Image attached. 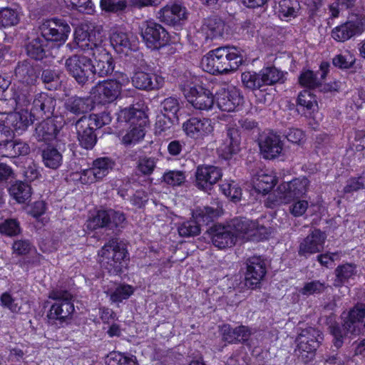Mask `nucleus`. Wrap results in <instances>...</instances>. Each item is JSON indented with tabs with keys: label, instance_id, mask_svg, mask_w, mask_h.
Masks as SVG:
<instances>
[{
	"label": "nucleus",
	"instance_id": "obj_1",
	"mask_svg": "<svg viewBox=\"0 0 365 365\" xmlns=\"http://www.w3.org/2000/svg\"><path fill=\"white\" fill-rule=\"evenodd\" d=\"M95 36V33H89L80 29L76 31L74 40L79 48L94 58V64L92 63L93 75L107 76L112 73L114 69L113 58L100 45L101 40H96Z\"/></svg>",
	"mask_w": 365,
	"mask_h": 365
},
{
	"label": "nucleus",
	"instance_id": "obj_2",
	"mask_svg": "<svg viewBox=\"0 0 365 365\" xmlns=\"http://www.w3.org/2000/svg\"><path fill=\"white\" fill-rule=\"evenodd\" d=\"M243 58L235 47L223 46L209 51L201 59L202 68L211 74H223L236 71Z\"/></svg>",
	"mask_w": 365,
	"mask_h": 365
},
{
	"label": "nucleus",
	"instance_id": "obj_3",
	"mask_svg": "<svg viewBox=\"0 0 365 365\" xmlns=\"http://www.w3.org/2000/svg\"><path fill=\"white\" fill-rule=\"evenodd\" d=\"M364 327H365V304L357 303L349 311L342 326L338 324L329 326L330 334L333 336L334 346L339 349L344 344V339L346 334H359Z\"/></svg>",
	"mask_w": 365,
	"mask_h": 365
},
{
	"label": "nucleus",
	"instance_id": "obj_4",
	"mask_svg": "<svg viewBox=\"0 0 365 365\" xmlns=\"http://www.w3.org/2000/svg\"><path fill=\"white\" fill-rule=\"evenodd\" d=\"M48 298L54 301L47 314L49 323L59 325L66 323L74 312L73 294L65 289L56 287L50 291Z\"/></svg>",
	"mask_w": 365,
	"mask_h": 365
},
{
	"label": "nucleus",
	"instance_id": "obj_5",
	"mask_svg": "<svg viewBox=\"0 0 365 365\" xmlns=\"http://www.w3.org/2000/svg\"><path fill=\"white\" fill-rule=\"evenodd\" d=\"M309 184V181L306 178H299L283 182L268 195L265 205L273 208L281 204H287L296 199H299L307 192Z\"/></svg>",
	"mask_w": 365,
	"mask_h": 365
},
{
	"label": "nucleus",
	"instance_id": "obj_6",
	"mask_svg": "<svg viewBox=\"0 0 365 365\" xmlns=\"http://www.w3.org/2000/svg\"><path fill=\"white\" fill-rule=\"evenodd\" d=\"M98 255L101 266L114 275L121 272L123 262L128 258L125 245L116 239H112L105 244Z\"/></svg>",
	"mask_w": 365,
	"mask_h": 365
},
{
	"label": "nucleus",
	"instance_id": "obj_7",
	"mask_svg": "<svg viewBox=\"0 0 365 365\" xmlns=\"http://www.w3.org/2000/svg\"><path fill=\"white\" fill-rule=\"evenodd\" d=\"M242 84L252 91L260 90L266 86L283 83L285 81L284 73L274 66L263 68L258 73L245 71L241 75Z\"/></svg>",
	"mask_w": 365,
	"mask_h": 365
},
{
	"label": "nucleus",
	"instance_id": "obj_8",
	"mask_svg": "<svg viewBox=\"0 0 365 365\" xmlns=\"http://www.w3.org/2000/svg\"><path fill=\"white\" fill-rule=\"evenodd\" d=\"M323 339L322 331L314 327L302 329L296 339L297 345L294 350L298 359L304 364L312 361Z\"/></svg>",
	"mask_w": 365,
	"mask_h": 365
},
{
	"label": "nucleus",
	"instance_id": "obj_9",
	"mask_svg": "<svg viewBox=\"0 0 365 365\" xmlns=\"http://www.w3.org/2000/svg\"><path fill=\"white\" fill-rule=\"evenodd\" d=\"M180 87L187 101L196 110L208 111L215 105V96L210 90L189 80L182 81Z\"/></svg>",
	"mask_w": 365,
	"mask_h": 365
},
{
	"label": "nucleus",
	"instance_id": "obj_10",
	"mask_svg": "<svg viewBox=\"0 0 365 365\" xmlns=\"http://www.w3.org/2000/svg\"><path fill=\"white\" fill-rule=\"evenodd\" d=\"M39 32L41 37L49 44L58 43L61 45L67 40L71 28L65 20L51 19L44 21L40 25Z\"/></svg>",
	"mask_w": 365,
	"mask_h": 365
},
{
	"label": "nucleus",
	"instance_id": "obj_11",
	"mask_svg": "<svg viewBox=\"0 0 365 365\" xmlns=\"http://www.w3.org/2000/svg\"><path fill=\"white\" fill-rule=\"evenodd\" d=\"M129 82L127 76H122V81L108 80L99 82L92 88L91 95L101 104L110 103L120 95L122 86Z\"/></svg>",
	"mask_w": 365,
	"mask_h": 365
},
{
	"label": "nucleus",
	"instance_id": "obj_12",
	"mask_svg": "<svg viewBox=\"0 0 365 365\" xmlns=\"http://www.w3.org/2000/svg\"><path fill=\"white\" fill-rule=\"evenodd\" d=\"M68 73L81 85L86 84L93 75L92 61L89 56L73 55L66 60Z\"/></svg>",
	"mask_w": 365,
	"mask_h": 365
},
{
	"label": "nucleus",
	"instance_id": "obj_13",
	"mask_svg": "<svg viewBox=\"0 0 365 365\" xmlns=\"http://www.w3.org/2000/svg\"><path fill=\"white\" fill-rule=\"evenodd\" d=\"M185 135L197 143H202L205 137L212 134L214 124L210 118L190 117L182 125Z\"/></svg>",
	"mask_w": 365,
	"mask_h": 365
},
{
	"label": "nucleus",
	"instance_id": "obj_14",
	"mask_svg": "<svg viewBox=\"0 0 365 365\" xmlns=\"http://www.w3.org/2000/svg\"><path fill=\"white\" fill-rule=\"evenodd\" d=\"M245 285L250 289L259 288L267 273L266 263L261 256H252L246 260Z\"/></svg>",
	"mask_w": 365,
	"mask_h": 365
},
{
	"label": "nucleus",
	"instance_id": "obj_15",
	"mask_svg": "<svg viewBox=\"0 0 365 365\" xmlns=\"http://www.w3.org/2000/svg\"><path fill=\"white\" fill-rule=\"evenodd\" d=\"M140 34L146 46L150 49H158L168 41L165 29L154 21L143 22L140 27Z\"/></svg>",
	"mask_w": 365,
	"mask_h": 365
},
{
	"label": "nucleus",
	"instance_id": "obj_16",
	"mask_svg": "<svg viewBox=\"0 0 365 365\" xmlns=\"http://www.w3.org/2000/svg\"><path fill=\"white\" fill-rule=\"evenodd\" d=\"M29 113L34 120L49 118L54 110L56 100L46 93H40L34 98Z\"/></svg>",
	"mask_w": 365,
	"mask_h": 365
},
{
	"label": "nucleus",
	"instance_id": "obj_17",
	"mask_svg": "<svg viewBox=\"0 0 365 365\" xmlns=\"http://www.w3.org/2000/svg\"><path fill=\"white\" fill-rule=\"evenodd\" d=\"M217 108L226 112H232L242 104L243 97L240 91L235 87L220 89L215 96Z\"/></svg>",
	"mask_w": 365,
	"mask_h": 365
},
{
	"label": "nucleus",
	"instance_id": "obj_18",
	"mask_svg": "<svg viewBox=\"0 0 365 365\" xmlns=\"http://www.w3.org/2000/svg\"><path fill=\"white\" fill-rule=\"evenodd\" d=\"M114 162L108 158H99L93 162L92 167L83 172L81 180L85 183H92L102 180L113 170Z\"/></svg>",
	"mask_w": 365,
	"mask_h": 365
},
{
	"label": "nucleus",
	"instance_id": "obj_19",
	"mask_svg": "<svg viewBox=\"0 0 365 365\" xmlns=\"http://www.w3.org/2000/svg\"><path fill=\"white\" fill-rule=\"evenodd\" d=\"M327 235L321 230H314L300 243L299 247V255L308 257L310 255L320 252L324 249Z\"/></svg>",
	"mask_w": 365,
	"mask_h": 365
},
{
	"label": "nucleus",
	"instance_id": "obj_20",
	"mask_svg": "<svg viewBox=\"0 0 365 365\" xmlns=\"http://www.w3.org/2000/svg\"><path fill=\"white\" fill-rule=\"evenodd\" d=\"M110 43L118 53H123L125 55L128 51H135L138 48V41L135 36L120 28L113 30Z\"/></svg>",
	"mask_w": 365,
	"mask_h": 365
},
{
	"label": "nucleus",
	"instance_id": "obj_21",
	"mask_svg": "<svg viewBox=\"0 0 365 365\" xmlns=\"http://www.w3.org/2000/svg\"><path fill=\"white\" fill-rule=\"evenodd\" d=\"M221 169L212 165H200L195 172V183L201 190H207L222 177Z\"/></svg>",
	"mask_w": 365,
	"mask_h": 365
},
{
	"label": "nucleus",
	"instance_id": "obj_22",
	"mask_svg": "<svg viewBox=\"0 0 365 365\" xmlns=\"http://www.w3.org/2000/svg\"><path fill=\"white\" fill-rule=\"evenodd\" d=\"M164 78L155 73L136 71L132 77L133 85L140 90H155L163 87Z\"/></svg>",
	"mask_w": 365,
	"mask_h": 365
},
{
	"label": "nucleus",
	"instance_id": "obj_23",
	"mask_svg": "<svg viewBox=\"0 0 365 365\" xmlns=\"http://www.w3.org/2000/svg\"><path fill=\"white\" fill-rule=\"evenodd\" d=\"M34 119L29 113V109H21L20 111L9 112L5 122L13 131L14 135H22L28 128L34 123Z\"/></svg>",
	"mask_w": 365,
	"mask_h": 365
},
{
	"label": "nucleus",
	"instance_id": "obj_24",
	"mask_svg": "<svg viewBox=\"0 0 365 365\" xmlns=\"http://www.w3.org/2000/svg\"><path fill=\"white\" fill-rule=\"evenodd\" d=\"M240 149V135L237 129L230 128L225 138L217 148L219 154L225 159H229Z\"/></svg>",
	"mask_w": 365,
	"mask_h": 365
},
{
	"label": "nucleus",
	"instance_id": "obj_25",
	"mask_svg": "<svg viewBox=\"0 0 365 365\" xmlns=\"http://www.w3.org/2000/svg\"><path fill=\"white\" fill-rule=\"evenodd\" d=\"M14 76L20 85L33 86L38 78V71L31 61L25 60L18 63Z\"/></svg>",
	"mask_w": 365,
	"mask_h": 365
},
{
	"label": "nucleus",
	"instance_id": "obj_26",
	"mask_svg": "<svg viewBox=\"0 0 365 365\" xmlns=\"http://www.w3.org/2000/svg\"><path fill=\"white\" fill-rule=\"evenodd\" d=\"M225 27V22L221 19L207 18L204 21L198 34L204 37L205 41L217 39L223 36Z\"/></svg>",
	"mask_w": 365,
	"mask_h": 365
},
{
	"label": "nucleus",
	"instance_id": "obj_27",
	"mask_svg": "<svg viewBox=\"0 0 365 365\" xmlns=\"http://www.w3.org/2000/svg\"><path fill=\"white\" fill-rule=\"evenodd\" d=\"M216 215L217 212L211 207L197 208L192 212V220L186 223L184 222L181 228H201L209 226Z\"/></svg>",
	"mask_w": 365,
	"mask_h": 365
},
{
	"label": "nucleus",
	"instance_id": "obj_28",
	"mask_svg": "<svg viewBox=\"0 0 365 365\" xmlns=\"http://www.w3.org/2000/svg\"><path fill=\"white\" fill-rule=\"evenodd\" d=\"M185 17V8L175 3L166 5L158 12V18L168 24H175Z\"/></svg>",
	"mask_w": 365,
	"mask_h": 365
},
{
	"label": "nucleus",
	"instance_id": "obj_29",
	"mask_svg": "<svg viewBox=\"0 0 365 365\" xmlns=\"http://www.w3.org/2000/svg\"><path fill=\"white\" fill-rule=\"evenodd\" d=\"M260 151L266 159L277 157L282 150V143L278 135L271 134L259 143Z\"/></svg>",
	"mask_w": 365,
	"mask_h": 365
},
{
	"label": "nucleus",
	"instance_id": "obj_30",
	"mask_svg": "<svg viewBox=\"0 0 365 365\" xmlns=\"http://www.w3.org/2000/svg\"><path fill=\"white\" fill-rule=\"evenodd\" d=\"M58 132V130L53 120L47 118L36 125L34 136L38 141L46 142L54 139Z\"/></svg>",
	"mask_w": 365,
	"mask_h": 365
},
{
	"label": "nucleus",
	"instance_id": "obj_31",
	"mask_svg": "<svg viewBox=\"0 0 365 365\" xmlns=\"http://www.w3.org/2000/svg\"><path fill=\"white\" fill-rule=\"evenodd\" d=\"M360 32L359 23L354 21H346L335 27L331 31L332 38L339 42H344Z\"/></svg>",
	"mask_w": 365,
	"mask_h": 365
},
{
	"label": "nucleus",
	"instance_id": "obj_32",
	"mask_svg": "<svg viewBox=\"0 0 365 365\" xmlns=\"http://www.w3.org/2000/svg\"><path fill=\"white\" fill-rule=\"evenodd\" d=\"M66 109L76 115L86 113L93 108V102L89 97L72 96L65 103Z\"/></svg>",
	"mask_w": 365,
	"mask_h": 365
},
{
	"label": "nucleus",
	"instance_id": "obj_33",
	"mask_svg": "<svg viewBox=\"0 0 365 365\" xmlns=\"http://www.w3.org/2000/svg\"><path fill=\"white\" fill-rule=\"evenodd\" d=\"M207 230L212 244L219 249H225L235 244L237 237L230 230Z\"/></svg>",
	"mask_w": 365,
	"mask_h": 365
},
{
	"label": "nucleus",
	"instance_id": "obj_34",
	"mask_svg": "<svg viewBox=\"0 0 365 365\" xmlns=\"http://www.w3.org/2000/svg\"><path fill=\"white\" fill-rule=\"evenodd\" d=\"M336 278L334 282V286L336 287H341L349 284L351 280L354 279L357 270L355 264L346 263L338 266L334 270Z\"/></svg>",
	"mask_w": 365,
	"mask_h": 365
},
{
	"label": "nucleus",
	"instance_id": "obj_35",
	"mask_svg": "<svg viewBox=\"0 0 365 365\" xmlns=\"http://www.w3.org/2000/svg\"><path fill=\"white\" fill-rule=\"evenodd\" d=\"M41 158L43 165L50 169H57L63 162L61 153L52 145H47L42 149Z\"/></svg>",
	"mask_w": 365,
	"mask_h": 365
},
{
	"label": "nucleus",
	"instance_id": "obj_36",
	"mask_svg": "<svg viewBox=\"0 0 365 365\" xmlns=\"http://www.w3.org/2000/svg\"><path fill=\"white\" fill-rule=\"evenodd\" d=\"M32 86L18 85L13 89L12 98L16 106L21 109H29L31 104Z\"/></svg>",
	"mask_w": 365,
	"mask_h": 365
},
{
	"label": "nucleus",
	"instance_id": "obj_37",
	"mask_svg": "<svg viewBox=\"0 0 365 365\" xmlns=\"http://www.w3.org/2000/svg\"><path fill=\"white\" fill-rule=\"evenodd\" d=\"M79 120V125H86L93 130L98 129L108 125L111 121V116L107 111H103L99 114H91L89 116L83 115Z\"/></svg>",
	"mask_w": 365,
	"mask_h": 365
},
{
	"label": "nucleus",
	"instance_id": "obj_38",
	"mask_svg": "<svg viewBox=\"0 0 365 365\" xmlns=\"http://www.w3.org/2000/svg\"><path fill=\"white\" fill-rule=\"evenodd\" d=\"M49 43L41 38L38 36L30 41L26 46V52L28 56L36 60H41L48 52Z\"/></svg>",
	"mask_w": 365,
	"mask_h": 365
},
{
	"label": "nucleus",
	"instance_id": "obj_39",
	"mask_svg": "<svg viewBox=\"0 0 365 365\" xmlns=\"http://www.w3.org/2000/svg\"><path fill=\"white\" fill-rule=\"evenodd\" d=\"M118 119L130 123V125L138 123H147V117L145 112L134 107L126 108L121 110Z\"/></svg>",
	"mask_w": 365,
	"mask_h": 365
},
{
	"label": "nucleus",
	"instance_id": "obj_40",
	"mask_svg": "<svg viewBox=\"0 0 365 365\" xmlns=\"http://www.w3.org/2000/svg\"><path fill=\"white\" fill-rule=\"evenodd\" d=\"M75 125L81 145L87 150L93 148L97 141L94 130L86 125H80L78 120L76 122Z\"/></svg>",
	"mask_w": 365,
	"mask_h": 365
},
{
	"label": "nucleus",
	"instance_id": "obj_41",
	"mask_svg": "<svg viewBox=\"0 0 365 365\" xmlns=\"http://www.w3.org/2000/svg\"><path fill=\"white\" fill-rule=\"evenodd\" d=\"M277 183V178L272 173L261 171L254 180V187L257 192L266 194L269 192Z\"/></svg>",
	"mask_w": 365,
	"mask_h": 365
},
{
	"label": "nucleus",
	"instance_id": "obj_42",
	"mask_svg": "<svg viewBox=\"0 0 365 365\" xmlns=\"http://www.w3.org/2000/svg\"><path fill=\"white\" fill-rule=\"evenodd\" d=\"M9 192L19 203H24L31 196V187L29 185L19 181L11 186Z\"/></svg>",
	"mask_w": 365,
	"mask_h": 365
},
{
	"label": "nucleus",
	"instance_id": "obj_43",
	"mask_svg": "<svg viewBox=\"0 0 365 365\" xmlns=\"http://www.w3.org/2000/svg\"><path fill=\"white\" fill-rule=\"evenodd\" d=\"M146 123H138L130 126L127 133L123 137L122 142L125 145H131L138 143L145 135V126Z\"/></svg>",
	"mask_w": 365,
	"mask_h": 365
},
{
	"label": "nucleus",
	"instance_id": "obj_44",
	"mask_svg": "<svg viewBox=\"0 0 365 365\" xmlns=\"http://www.w3.org/2000/svg\"><path fill=\"white\" fill-rule=\"evenodd\" d=\"M20 21L19 12L11 8H4L0 10V29L14 26Z\"/></svg>",
	"mask_w": 365,
	"mask_h": 365
},
{
	"label": "nucleus",
	"instance_id": "obj_45",
	"mask_svg": "<svg viewBox=\"0 0 365 365\" xmlns=\"http://www.w3.org/2000/svg\"><path fill=\"white\" fill-rule=\"evenodd\" d=\"M298 6L295 0H279L276 9L281 18L295 17Z\"/></svg>",
	"mask_w": 365,
	"mask_h": 365
},
{
	"label": "nucleus",
	"instance_id": "obj_46",
	"mask_svg": "<svg viewBox=\"0 0 365 365\" xmlns=\"http://www.w3.org/2000/svg\"><path fill=\"white\" fill-rule=\"evenodd\" d=\"M108 211L98 210L91 213L87 220V228H104L108 227Z\"/></svg>",
	"mask_w": 365,
	"mask_h": 365
},
{
	"label": "nucleus",
	"instance_id": "obj_47",
	"mask_svg": "<svg viewBox=\"0 0 365 365\" xmlns=\"http://www.w3.org/2000/svg\"><path fill=\"white\" fill-rule=\"evenodd\" d=\"M108 365H138L136 358L128 356L120 352H111L106 358Z\"/></svg>",
	"mask_w": 365,
	"mask_h": 365
},
{
	"label": "nucleus",
	"instance_id": "obj_48",
	"mask_svg": "<svg viewBox=\"0 0 365 365\" xmlns=\"http://www.w3.org/2000/svg\"><path fill=\"white\" fill-rule=\"evenodd\" d=\"M329 286L320 280H312L304 284L299 292L302 295L309 296L323 293Z\"/></svg>",
	"mask_w": 365,
	"mask_h": 365
},
{
	"label": "nucleus",
	"instance_id": "obj_49",
	"mask_svg": "<svg viewBox=\"0 0 365 365\" xmlns=\"http://www.w3.org/2000/svg\"><path fill=\"white\" fill-rule=\"evenodd\" d=\"M223 194L230 198L233 202H238L242 197V190L238 185L234 182H227L220 185Z\"/></svg>",
	"mask_w": 365,
	"mask_h": 365
},
{
	"label": "nucleus",
	"instance_id": "obj_50",
	"mask_svg": "<svg viewBox=\"0 0 365 365\" xmlns=\"http://www.w3.org/2000/svg\"><path fill=\"white\" fill-rule=\"evenodd\" d=\"M299 106L308 110H314L317 106V98L310 91L304 90L299 93L297 98Z\"/></svg>",
	"mask_w": 365,
	"mask_h": 365
},
{
	"label": "nucleus",
	"instance_id": "obj_51",
	"mask_svg": "<svg viewBox=\"0 0 365 365\" xmlns=\"http://www.w3.org/2000/svg\"><path fill=\"white\" fill-rule=\"evenodd\" d=\"M133 292L134 289L131 285H119L110 294V300L113 302H121L123 300L128 299L133 294Z\"/></svg>",
	"mask_w": 365,
	"mask_h": 365
},
{
	"label": "nucleus",
	"instance_id": "obj_52",
	"mask_svg": "<svg viewBox=\"0 0 365 365\" xmlns=\"http://www.w3.org/2000/svg\"><path fill=\"white\" fill-rule=\"evenodd\" d=\"M162 113L169 118H176L177 113L180 109L178 100L174 97L165 98L161 103Z\"/></svg>",
	"mask_w": 365,
	"mask_h": 365
},
{
	"label": "nucleus",
	"instance_id": "obj_53",
	"mask_svg": "<svg viewBox=\"0 0 365 365\" xmlns=\"http://www.w3.org/2000/svg\"><path fill=\"white\" fill-rule=\"evenodd\" d=\"M157 161L158 159L154 157H142L138 160L137 168L142 174L150 175L153 173Z\"/></svg>",
	"mask_w": 365,
	"mask_h": 365
},
{
	"label": "nucleus",
	"instance_id": "obj_54",
	"mask_svg": "<svg viewBox=\"0 0 365 365\" xmlns=\"http://www.w3.org/2000/svg\"><path fill=\"white\" fill-rule=\"evenodd\" d=\"M12 250L14 254L17 256L29 255L36 252V247L29 240H16L13 243Z\"/></svg>",
	"mask_w": 365,
	"mask_h": 365
},
{
	"label": "nucleus",
	"instance_id": "obj_55",
	"mask_svg": "<svg viewBox=\"0 0 365 365\" xmlns=\"http://www.w3.org/2000/svg\"><path fill=\"white\" fill-rule=\"evenodd\" d=\"M365 189V172L358 177H352L347 180L344 187L345 193H350Z\"/></svg>",
	"mask_w": 365,
	"mask_h": 365
},
{
	"label": "nucleus",
	"instance_id": "obj_56",
	"mask_svg": "<svg viewBox=\"0 0 365 365\" xmlns=\"http://www.w3.org/2000/svg\"><path fill=\"white\" fill-rule=\"evenodd\" d=\"M163 181L171 186L181 185L185 180V175L182 171L169 170L163 176Z\"/></svg>",
	"mask_w": 365,
	"mask_h": 365
},
{
	"label": "nucleus",
	"instance_id": "obj_57",
	"mask_svg": "<svg viewBox=\"0 0 365 365\" xmlns=\"http://www.w3.org/2000/svg\"><path fill=\"white\" fill-rule=\"evenodd\" d=\"M101 7L109 12H118L125 9L128 3L125 0H101Z\"/></svg>",
	"mask_w": 365,
	"mask_h": 365
},
{
	"label": "nucleus",
	"instance_id": "obj_58",
	"mask_svg": "<svg viewBox=\"0 0 365 365\" xmlns=\"http://www.w3.org/2000/svg\"><path fill=\"white\" fill-rule=\"evenodd\" d=\"M354 61V57L348 51L338 54L332 59L333 65L341 69L349 68Z\"/></svg>",
	"mask_w": 365,
	"mask_h": 365
},
{
	"label": "nucleus",
	"instance_id": "obj_59",
	"mask_svg": "<svg viewBox=\"0 0 365 365\" xmlns=\"http://www.w3.org/2000/svg\"><path fill=\"white\" fill-rule=\"evenodd\" d=\"M23 175L25 180L28 182H33L38 179L41 175L38 165L31 160L24 167Z\"/></svg>",
	"mask_w": 365,
	"mask_h": 365
},
{
	"label": "nucleus",
	"instance_id": "obj_60",
	"mask_svg": "<svg viewBox=\"0 0 365 365\" xmlns=\"http://www.w3.org/2000/svg\"><path fill=\"white\" fill-rule=\"evenodd\" d=\"M299 81L302 86L309 88H314L320 85V82L318 80L317 75L312 71L303 72L300 75Z\"/></svg>",
	"mask_w": 365,
	"mask_h": 365
},
{
	"label": "nucleus",
	"instance_id": "obj_61",
	"mask_svg": "<svg viewBox=\"0 0 365 365\" xmlns=\"http://www.w3.org/2000/svg\"><path fill=\"white\" fill-rule=\"evenodd\" d=\"M108 227L113 228V227H124L126 225L125 217L123 212L115 211L113 210H108Z\"/></svg>",
	"mask_w": 365,
	"mask_h": 365
},
{
	"label": "nucleus",
	"instance_id": "obj_62",
	"mask_svg": "<svg viewBox=\"0 0 365 365\" xmlns=\"http://www.w3.org/2000/svg\"><path fill=\"white\" fill-rule=\"evenodd\" d=\"M0 300L2 306L9 309L14 313H17L21 309V306L18 302H16V300L8 292L2 294Z\"/></svg>",
	"mask_w": 365,
	"mask_h": 365
},
{
	"label": "nucleus",
	"instance_id": "obj_63",
	"mask_svg": "<svg viewBox=\"0 0 365 365\" xmlns=\"http://www.w3.org/2000/svg\"><path fill=\"white\" fill-rule=\"evenodd\" d=\"M222 339L229 343L237 342V327H232L230 324H224L221 328Z\"/></svg>",
	"mask_w": 365,
	"mask_h": 365
},
{
	"label": "nucleus",
	"instance_id": "obj_64",
	"mask_svg": "<svg viewBox=\"0 0 365 365\" xmlns=\"http://www.w3.org/2000/svg\"><path fill=\"white\" fill-rule=\"evenodd\" d=\"M64 1L70 2L72 6L80 12L91 14L93 11L91 0H64Z\"/></svg>",
	"mask_w": 365,
	"mask_h": 365
}]
</instances>
